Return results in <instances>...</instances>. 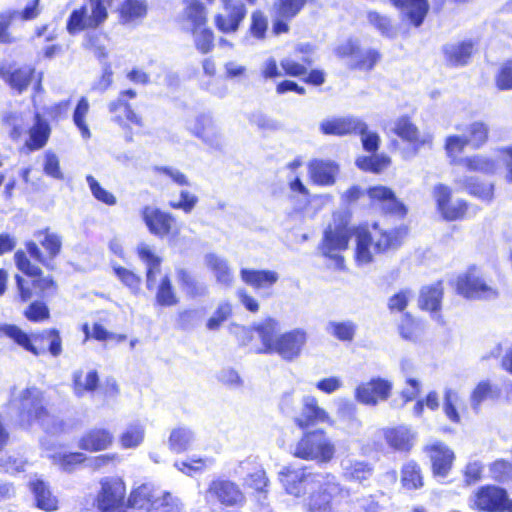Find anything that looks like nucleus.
<instances>
[{
	"mask_svg": "<svg viewBox=\"0 0 512 512\" xmlns=\"http://www.w3.org/2000/svg\"><path fill=\"white\" fill-rule=\"evenodd\" d=\"M301 403V410L294 417V422L299 428L307 429L318 424H333L329 413L318 405V401L314 396H304Z\"/></svg>",
	"mask_w": 512,
	"mask_h": 512,
	"instance_id": "f8f14e48",
	"label": "nucleus"
},
{
	"mask_svg": "<svg viewBox=\"0 0 512 512\" xmlns=\"http://www.w3.org/2000/svg\"><path fill=\"white\" fill-rule=\"evenodd\" d=\"M191 133L200 138L208 146L219 149L222 146L220 128L210 114L202 113L196 116L193 123L188 126Z\"/></svg>",
	"mask_w": 512,
	"mask_h": 512,
	"instance_id": "4468645a",
	"label": "nucleus"
},
{
	"mask_svg": "<svg viewBox=\"0 0 512 512\" xmlns=\"http://www.w3.org/2000/svg\"><path fill=\"white\" fill-rule=\"evenodd\" d=\"M176 273L180 286L189 297L196 298L208 295L209 290L207 285L197 281L186 269L179 268Z\"/></svg>",
	"mask_w": 512,
	"mask_h": 512,
	"instance_id": "72a5a7b5",
	"label": "nucleus"
},
{
	"mask_svg": "<svg viewBox=\"0 0 512 512\" xmlns=\"http://www.w3.org/2000/svg\"><path fill=\"white\" fill-rule=\"evenodd\" d=\"M368 194L372 200L380 203L382 210L386 213L399 217H403L406 214V207L396 198L391 189L384 186H376L370 188Z\"/></svg>",
	"mask_w": 512,
	"mask_h": 512,
	"instance_id": "b1692460",
	"label": "nucleus"
},
{
	"mask_svg": "<svg viewBox=\"0 0 512 512\" xmlns=\"http://www.w3.org/2000/svg\"><path fill=\"white\" fill-rule=\"evenodd\" d=\"M338 495L342 497L347 496L348 490L342 487V491L340 493H330L326 489V485H323L317 493L313 492L311 494L308 503V512H332L330 504L331 499Z\"/></svg>",
	"mask_w": 512,
	"mask_h": 512,
	"instance_id": "c9c22d12",
	"label": "nucleus"
},
{
	"mask_svg": "<svg viewBox=\"0 0 512 512\" xmlns=\"http://www.w3.org/2000/svg\"><path fill=\"white\" fill-rule=\"evenodd\" d=\"M341 475L348 482L363 484L373 475L374 468L371 463L365 460L347 456L340 462Z\"/></svg>",
	"mask_w": 512,
	"mask_h": 512,
	"instance_id": "a211bd4d",
	"label": "nucleus"
},
{
	"mask_svg": "<svg viewBox=\"0 0 512 512\" xmlns=\"http://www.w3.org/2000/svg\"><path fill=\"white\" fill-rule=\"evenodd\" d=\"M352 231L347 221L340 215H334L333 221L326 227L319 249L321 253L335 261L338 268H343L344 258L340 252L348 248Z\"/></svg>",
	"mask_w": 512,
	"mask_h": 512,
	"instance_id": "39448f33",
	"label": "nucleus"
},
{
	"mask_svg": "<svg viewBox=\"0 0 512 512\" xmlns=\"http://www.w3.org/2000/svg\"><path fill=\"white\" fill-rule=\"evenodd\" d=\"M400 481L402 487L407 491L421 489L424 486V478L418 463L413 460L404 463L401 468Z\"/></svg>",
	"mask_w": 512,
	"mask_h": 512,
	"instance_id": "2f4dec72",
	"label": "nucleus"
},
{
	"mask_svg": "<svg viewBox=\"0 0 512 512\" xmlns=\"http://www.w3.org/2000/svg\"><path fill=\"white\" fill-rule=\"evenodd\" d=\"M194 441L193 432L186 427H178L171 431L169 436V447L173 452L181 453L186 451Z\"/></svg>",
	"mask_w": 512,
	"mask_h": 512,
	"instance_id": "c03bdc74",
	"label": "nucleus"
},
{
	"mask_svg": "<svg viewBox=\"0 0 512 512\" xmlns=\"http://www.w3.org/2000/svg\"><path fill=\"white\" fill-rule=\"evenodd\" d=\"M98 383L99 377L95 370L89 371L85 376L82 371H76L73 375V388L77 397H83L85 393L94 392Z\"/></svg>",
	"mask_w": 512,
	"mask_h": 512,
	"instance_id": "a19ab883",
	"label": "nucleus"
},
{
	"mask_svg": "<svg viewBox=\"0 0 512 512\" xmlns=\"http://www.w3.org/2000/svg\"><path fill=\"white\" fill-rule=\"evenodd\" d=\"M353 512H382V507L372 494L362 495L351 501Z\"/></svg>",
	"mask_w": 512,
	"mask_h": 512,
	"instance_id": "0e129e2a",
	"label": "nucleus"
},
{
	"mask_svg": "<svg viewBox=\"0 0 512 512\" xmlns=\"http://www.w3.org/2000/svg\"><path fill=\"white\" fill-rule=\"evenodd\" d=\"M24 315L31 322H42L50 317V311L44 302L34 301L27 307Z\"/></svg>",
	"mask_w": 512,
	"mask_h": 512,
	"instance_id": "338daca9",
	"label": "nucleus"
},
{
	"mask_svg": "<svg viewBox=\"0 0 512 512\" xmlns=\"http://www.w3.org/2000/svg\"><path fill=\"white\" fill-rule=\"evenodd\" d=\"M108 109L112 115V121L119 126L125 128L128 126V123L142 126V118L134 112L125 99H116L110 102Z\"/></svg>",
	"mask_w": 512,
	"mask_h": 512,
	"instance_id": "a878e982",
	"label": "nucleus"
},
{
	"mask_svg": "<svg viewBox=\"0 0 512 512\" xmlns=\"http://www.w3.org/2000/svg\"><path fill=\"white\" fill-rule=\"evenodd\" d=\"M212 458L189 457L186 461H176L174 467L185 475L193 476L195 473L203 471L205 467L213 465Z\"/></svg>",
	"mask_w": 512,
	"mask_h": 512,
	"instance_id": "09e8293b",
	"label": "nucleus"
},
{
	"mask_svg": "<svg viewBox=\"0 0 512 512\" xmlns=\"http://www.w3.org/2000/svg\"><path fill=\"white\" fill-rule=\"evenodd\" d=\"M113 442V434L104 428H94L86 432L79 440V447L86 451L106 450Z\"/></svg>",
	"mask_w": 512,
	"mask_h": 512,
	"instance_id": "393cba45",
	"label": "nucleus"
},
{
	"mask_svg": "<svg viewBox=\"0 0 512 512\" xmlns=\"http://www.w3.org/2000/svg\"><path fill=\"white\" fill-rule=\"evenodd\" d=\"M306 3V0H278L274 4L276 17L291 20L302 10Z\"/></svg>",
	"mask_w": 512,
	"mask_h": 512,
	"instance_id": "3c124183",
	"label": "nucleus"
},
{
	"mask_svg": "<svg viewBox=\"0 0 512 512\" xmlns=\"http://www.w3.org/2000/svg\"><path fill=\"white\" fill-rule=\"evenodd\" d=\"M456 182L470 194L483 200H491L493 197V185L491 183L479 182L475 177H460Z\"/></svg>",
	"mask_w": 512,
	"mask_h": 512,
	"instance_id": "79ce46f5",
	"label": "nucleus"
},
{
	"mask_svg": "<svg viewBox=\"0 0 512 512\" xmlns=\"http://www.w3.org/2000/svg\"><path fill=\"white\" fill-rule=\"evenodd\" d=\"M392 3L400 8L403 13L409 18L411 23L418 27L420 26L429 10L427 0H391Z\"/></svg>",
	"mask_w": 512,
	"mask_h": 512,
	"instance_id": "7c9ffc66",
	"label": "nucleus"
},
{
	"mask_svg": "<svg viewBox=\"0 0 512 512\" xmlns=\"http://www.w3.org/2000/svg\"><path fill=\"white\" fill-rule=\"evenodd\" d=\"M89 109V101L83 96L79 99L72 116L74 125L80 131L82 138L86 140L91 137L90 129L85 121Z\"/></svg>",
	"mask_w": 512,
	"mask_h": 512,
	"instance_id": "a18cd8bd",
	"label": "nucleus"
},
{
	"mask_svg": "<svg viewBox=\"0 0 512 512\" xmlns=\"http://www.w3.org/2000/svg\"><path fill=\"white\" fill-rule=\"evenodd\" d=\"M496 86L500 90H512V62L504 63L495 76Z\"/></svg>",
	"mask_w": 512,
	"mask_h": 512,
	"instance_id": "774afa93",
	"label": "nucleus"
},
{
	"mask_svg": "<svg viewBox=\"0 0 512 512\" xmlns=\"http://www.w3.org/2000/svg\"><path fill=\"white\" fill-rule=\"evenodd\" d=\"M390 163L389 157L385 155H372V156H363L359 157L356 160V165L359 169L364 171H370L374 173H378L384 168H386Z\"/></svg>",
	"mask_w": 512,
	"mask_h": 512,
	"instance_id": "6e6d98bb",
	"label": "nucleus"
},
{
	"mask_svg": "<svg viewBox=\"0 0 512 512\" xmlns=\"http://www.w3.org/2000/svg\"><path fill=\"white\" fill-rule=\"evenodd\" d=\"M144 426L139 422L130 424L120 436V443L124 448H136L144 440Z\"/></svg>",
	"mask_w": 512,
	"mask_h": 512,
	"instance_id": "de8ad7c7",
	"label": "nucleus"
},
{
	"mask_svg": "<svg viewBox=\"0 0 512 512\" xmlns=\"http://www.w3.org/2000/svg\"><path fill=\"white\" fill-rule=\"evenodd\" d=\"M261 340L262 348L259 353L277 354L285 361H293L300 357L308 340L307 331L303 328H295L276 336L280 329L277 319L267 317L261 322L252 325Z\"/></svg>",
	"mask_w": 512,
	"mask_h": 512,
	"instance_id": "f257e3e1",
	"label": "nucleus"
},
{
	"mask_svg": "<svg viewBox=\"0 0 512 512\" xmlns=\"http://www.w3.org/2000/svg\"><path fill=\"white\" fill-rule=\"evenodd\" d=\"M34 237L44 248L47 256L42 253L37 243L34 241H28L26 243L27 252L34 260L49 269H53L54 266L52 261L60 254L62 249V237L59 234L50 231L49 228L36 231L34 233Z\"/></svg>",
	"mask_w": 512,
	"mask_h": 512,
	"instance_id": "9d476101",
	"label": "nucleus"
},
{
	"mask_svg": "<svg viewBox=\"0 0 512 512\" xmlns=\"http://www.w3.org/2000/svg\"><path fill=\"white\" fill-rule=\"evenodd\" d=\"M156 302L164 307L174 306L178 303L177 296L168 275H165L160 281L156 293Z\"/></svg>",
	"mask_w": 512,
	"mask_h": 512,
	"instance_id": "8fccbe9b",
	"label": "nucleus"
},
{
	"mask_svg": "<svg viewBox=\"0 0 512 512\" xmlns=\"http://www.w3.org/2000/svg\"><path fill=\"white\" fill-rule=\"evenodd\" d=\"M377 230V225L373 226ZM356 236V253L355 259L359 266L368 265L373 261V255L382 253L390 248L400 245L402 231L394 229L391 231L378 232L372 234L365 227H358L355 230Z\"/></svg>",
	"mask_w": 512,
	"mask_h": 512,
	"instance_id": "7ed1b4c3",
	"label": "nucleus"
},
{
	"mask_svg": "<svg viewBox=\"0 0 512 512\" xmlns=\"http://www.w3.org/2000/svg\"><path fill=\"white\" fill-rule=\"evenodd\" d=\"M456 289L458 294L472 300H494L499 296L498 290L486 283L481 270L476 266H471L458 276Z\"/></svg>",
	"mask_w": 512,
	"mask_h": 512,
	"instance_id": "1a4fd4ad",
	"label": "nucleus"
},
{
	"mask_svg": "<svg viewBox=\"0 0 512 512\" xmlns=\"http://www.w3.org/2000/svg\"><path fill=\"white\" fill-rule=\"evenodd\" d=\"M393 130L402 140L411 143L415 150L424 146L430 147L432 144V135L429 133L421 134L416 125L406 116H402L395 121Z\"/></svg>",
	"mask_w": 512,
	"mask_h": 512,
	"instance_id": "f3484780",
	"label": "nucleus"
},
{
	"mask_svg": "<svg viewBox=\"0 0 512 512\" xmlns=\"http://www.w3.org/2000/svg\"><path fill=\"white\" fill-rule=\"evenodd\" d=\"M232 315V305L229 301H221L213 315L207 320L206 328L209 331H217L221 325Z\"/></svg>",
	"mask_w": 512,
	"mask_h": 512,
	"instance_id": "864d4df0",
	"label": "nucleus"
},
{
	"mask_svg": "<svg viewBox=\"0 0 512 512\" xmlns=\"http://www.w3.org/2000/svg\"><path fill=\"white\" fill-rule=\"evenodd\" d=\"M86 181L95 199L109 206L117 203L116 197L104 189L92 175H87Z\"/></svg>",
	"mask_w": 512,
	"mask_h": 512,
	"instance_id": "e2e57ef3",
	"label": "nucleus"
},
{
	"mask_svg": "<svg viewBox=\"0 0 512 512\" xmlns=\"http://www.w3.org/2000/svg\"><path fill=\"white\" fill-rule=\"evenodd\" d=\"M205 263L213 271L219 284L227 287L232 284L233 274L226 259L210 253L205 256Z\"/></svg>",
	"mask_w": 512,
	"mask_h": 512,
	"instance_id": "f704fd0d",
	"label": "nucleus"
},
{
	"mask_svg": "<svg viewBox=\"0 0 512 512\" xmlns=\"http://www.w3.org/2000/svg\"><path fill=\"white\" fill-rule=\"evenodd\" d=\"M37 337L48 343V351L53 357L62 353V339L57 329L43 330Z\"/></svg>",
	"mask_w": 512,
	"mask_h": 512,
	"instance_id": "69168bd1",
	"label": "nucleus"
},
{
	"mask_svg": "<svg viewBox=\"0 0 512 512\" xmlns=\"http://www.w3.org/2000/svg\"><path fill=\"white\" fill-rule=\"evenodd\" d=\"M127 506L139 512H181L180 500L170 492H160L151 484H142L133 489L127 499Z\"/></svg>",
	"mask_w": 512,
	"mask_h": 512,
	"instance_id": "20e7f679",
	"label": "nucleus"
},
{
	"mask_svg": "<svg viewBox=\"0 0 512 512\" xmlns=\"http://www.w3.org/2000/svg\"><path fill=\"white\" fill-rule=\"evenodd\" d=\"M146 12L145 0H125L121 8V15L126 21L142 18Z\"/></svg>",
	"mask_w": 512,
	"mask_h": 512,
	"instance_id": "13d9d810",
	"label": "nucleus"
},
{
	"mask_svg": "<svg viewBox=\"0 0 512 512\" xmlns=\"http://www.w3.org/2000/svg\"><path fill=\"white\" fill-rule=\"evenodd\" d=\"M359 55L361 56H356L354 62L350 64L351 69L370 71L380 59V53L375 49L362 50L360 48Z\"/></svg>",
	"mask_w": 512,
	"mask_h": 512,
	"instance_id": "5fc2aeb1",
	"label": "nucleus"
},
{
	"mask_svg": "<svg viewBox=\"0 0 512 512\" xmlns=\"http://www.w3.org/2000/svg\"><path fill=\"white\" fill-rule=\"evenodd\" d=\"M194 42L197 50L202 54L209 53L214 47V34L209 28L193 29Z\"/></svg>",
	"mask_w": 512,
	"mask_h": 512,
	"instance_id": "bf43d9fd",
	"label": "nucleus"
},
{
	"mask_svg": "<svg viewBox=\"0 0 512 512\" xmlns=\"http://www.w3.org/2000/svg\"><path fill=\"white\" fill-rule=\"evenodd\" d=\"M445 60L451 66H464L468 63L472 52L473 42L462 41L458 43L446 44L443 47Z\"/></svg>",
	"mask_w": 512,
	"mask_h": 512,
	"instance_id": "c756f323",
	"label": "nucleus"
},
{
	"mask_svg": "<svg viewBox=\"0 0 512 512\" xmlns=\"http://www.w3.org/2000/svg\"><path fill=\"white\" fill-rule=\"evenodd\" d=\"M18 409L21 421L31 423L38 421L47 431L54 432V418L49 415L44 402L43 393L36 387H29L23 390L18 398Z\"/></svg>",
	"mask_w": 512,
	"mask_h": 512,
	"instance_id": "423d86ee",
	"label": "nucleus"
},
{
	"mask_svg": "<svg viewBox=\"0 0 512 512\" xmlns=\"http://www.w3.org/2000/svg\"><path fill=\"white\" fill-rule=\"evenodd\" d=\"M357 329V324L352 320L330 321L326 326V332L342 342H352Z\"/></svg>",
	"mask_w": 512,
	"mask_h": 512,
	"instance_id": "4c0bfd02",
	"label": "nucleus"
},
{
	"mask_svg": "<svg viewBox=\"0 0 512 512\" xmlns=\"http://www.w3.org/2000/svg\"><path fill=\"white\" fill-rule=\"evenodd\" d=\"M246 13L245 5L242 2L224 0V12L215 16V26L222 33H235Z\"/></svg>",
	"mask_w": 512,
	"mask_h": 512,
	"instance_id": "dca6fc26",
	"label": "nucleus"
},
{
	"mask_svg": "<svg viewBox=\"0 0 512 512\" xmlns=\"http://www.w3.org/2000/svg\"><path fill=\"white\" fill-rule=\"evenodd\" d=\"M30 488L34 495L36 506L44 511H52L57 508V499L51 494L44 481L36 479L30 482Z\"/></svg>",
	"mask_w": 512,
	"mask_h": 512,
	"instance_id": "e433bc0d",
	"label": "nucleus"
},
{
	"mask_svg": "<svg viewBox=\"0 0 512 512\" xmlns=\"http://www.w3.org/2000/svg\"><path fill=\"white\" fill-rule=\"evenodd\" d=\"M141 217L149 232L159 238L167 236L175 222L172 214L150 205L142 208Z\"/></svg>",
	"mask_w": 512,
	"mask_h": 512,
	"instance_id": "2eb2a0df",
	"label": "nucleus"
},
{
	"mask_svg": "<svg viewBox=\"0 0 512 512\" xmlns=\"http://www.w3.org/2000/svg\"><path fill=\"white\" fill-rule=\"evenodd\" d=\"M392 383L384 378L375 377L367 382H362L355 388V399L367 406H376L379 402L386 401L392 391Z\"/></svg>",
	"mask_w": 512,
	"mask_h": 512,
	"instance_id": "9b49d317",
	"label": "nucleus"
},
{
	"mask_svg": "<svg viewBox=\"0 0 512 512\" xmlns=\"http://www.w3.org/2000/svg\"><path fill=\"white\" fill-rule=\"evenodd\" d=\"M278 478L285 491L295 497H301L307 492L326 485V489L330 493H340L342 491L341 484L332 474H314L307 470L306 467L284 466L278 472Z\"/></svg>",
	"mask_w": 512,
	"mask_h": 512,
	"instance_id": "f03ea898",
	"label": "nucleus"
},
{
	"mask_svg": "<svg viewBox=\"0 0 512 512\" xmlns=\"http://www.w3.org/2000/svg\"><path fill=\"white\" fill-rule=\"evenodd\" d=\"M366 123L354 116L334 118L325 120L320 124V130L326 135L342 136L350 133L357 134L358 131H364Z\"/></svg>",
	"mask_w": 512,
	"mask_h": 512,
	"instance_id": "412c9836",
	"label": "nucleus"
},
{
	"mask_svg": "<svg viewBox=\"0 0 512 512\" xmlns=\"http://www.w3.org/2000/svg\"><path fill=\"white\" fill-rule=\"evenodd\" d=\"M240 277L245 284L258 290L271 288L279 280V274L275 271L248 268L240 270Z\"/></svg>",
	"mask_w": 512,
	"mask_h": 512,
	"instance_id": "bb28decb",
	"label": "nucleus"
},
{
	"mask_svg": "<svg viewBox=\"0 0 512 512\" xmlns=\"http://www.w3.org/2000/svg\"><path fill=\"white\" fill-rule=\"evenodd\" d=\"M459 163L470 171L485 174H493L497 170V163L494 160L480 155L461 159Z\"/></svg>",
	"mask_w": 512,
	"mask_h": 512,
	"instance_id": "49530a36",
	"label": "nucleus"
},
{
	"mask_svg": "<svg viewBox=\"0 0 512 512\" xmlns=\"http://www.w3.org/2000/svg\"><path fill=\"white\" fill-rule=\"evenodd\" d=\"M35 70L32 67L24 66L13 70L0 69L1 78L18 93L25 91L30 85Z\"/></svg>",
	"mask_w": 512,
	"mask_h": 512,
	"instance_id": "cd10ccee",
	"label": "nucleus"
},
{
	"mask_svg": "<svg viewBox=\"0 0 512 512\" xmlns=\"http://www.w3.org/2000/svg\"><path fill=\"white\" fill-rule=\"evenodd\" d=\"M475 506L483 511L499 512L509 510L512 512V502L507 498L504 489L497 486H483L475 494Z\"/></svg>",
	"mask_w": 512,
	"mask_h": 512,
	"instance_id": "ddd939ff",
	"label": "nucleus"
},
{
	"mask_svg": "<svg viewBox=\"0 0 512 512\" xmlns=\"http://www.w3.org/2000/svg\"><path fill=\"white\" fill-rule=\"evenodd\" d=\"M426 449L430 454L434 475L443 478L446 477L451 470L455 458L453 451L441 442H436Z\"/></svg>",
	"mask_w": 512,
	"mask_h": 512,
	"instance_id": "5701e85b",
	"label": "nucleus"
},
{
	"mask_svg": "<svg viewBox=\"0 0 512 512\" xmlns=\"http://www.w3.org/2000/svg\"><path fill=\"white\" fill-rule=\"evenodd\" d=\"M335 452V445L327 434L323 430H314L305 433L298 441L294 456L317 463H328L333 459Z\"/></svg>",
	"mask_w": 512,
	"mask_h": 512,
	"instance_id": "0eeeda50",
	"label": "nucleus"
},
{
	"mask_svg": "<svg viewBox=\"0 0 512 512\" xmlns=\"http://www.w3.org/2000/svg\"><path fill=\"white\" fill-rule=\"evenodd\" d=\"M126 486L120 477L109 476L100 480V490L92 497V506L101 512H127Z\"/></svg>",
	"mask_w": 512,
	"mask_h": 512,
	"instance_id": "6e6552de",
	"label": "nucleus"
},
{
	"mask_svg": "<svg viewBox=\"0 0 512 512\" xmlns=\"http://www.w3.org/2000/svg\"><path fill=\"white\" fill-rule=\"evenodd\" d=\"M268 478L266 477V473L263 469H257L254 472L250 473L245 479L244 484L255 490L257 494V501L261 506H264L265 500L267 498V490L268 486Z\"/></svg>",
	"mask_w": 512,
	"mask_h": 512,
	"instance_id": "37998d69",
	"label": "nucleus"
},
{
	"mask_svg": "<svg viewBox=\"0 0 512 512\" xmlns=\"http://www.w3.org/2000/svg\"><path fill=\"white\" fill-rule=\"evenodd\" d=\"M106 18L107 16L98 18L95 10H91V14H89L88 6L83 5L71 12L66 28L69 34L74 35L85 29L98 27Z\"/></svg>",
	"mask_w": 512,
	"mask_h": 512,
	"instance_id": "6ab92c4d",
	"label": "nucleus"
},
{
	"mask_svg": "<svg viewBox=\"0 0 512 512\" xmlns=\"http://www.w3.org/2000/svg\"><path fill=\"white\" fill-rule=\"evenodd\" d=\"M443 289L440 283L423 287L420 292L419 306L421 309L437 312L440 309Z\"/></svg>",
	"mask_w": 512,
	"mask_h": 512,
	"instance_id": "58836bf2",
	"label": "nucleus"
},
{
	"mask_svg": "<svg viewBox=\"0 0 512 512\" xmlns=\"http://www.w3.org/2000/svg\"><path fill=\"white\" fill-rule=\"evenodd\" d=\"M212 497H215L221 504L234 506L244 501V495L239 487L232 481L218 479L214 480L208 490Z\"/></svg>",
	"mask_w": 512,
	"mask_h": 512,
	"instance_id": "aec40b11",
	"label": "nucleus"
},
{
	"mask_svg": "<svg viewBox=\"0 0 512 512\" xmlns=\"http://www.w3.org/2000/svg\"><path fill=\"white\" fill-rule=\"evenodd\" d=\"M185 15L192 23L193 29L200 28L206 24V10L199 0H187Z\"/></svg>",
	"mask_w": 512,
	"mask_h": 512,
	"instance_id": "603ef678",
	"label": "nucleus"
},
{
	"mask_svg": "<svg viewBox=\"0 0 512 512\" xmlns=\"http://www.w3.org/2000/svg\"><path fill=\"white\" fill-rule=\"evenodd\" d=\"M50 126L47 120L42 118L39 114L35 115V122L30 129L29 147L31 149H40L48 141L50 136Z\"/></svg>",
	"mask_w": 512,
	"mask_h": 512,
	"instance_id": "ea45409f",
	"label": "nucleus"
},
{
	"mask_svg": "<svg viewBox=\"0 0 512 512\" xmlns=\"http://www.w3.org/2000/svg\"><path fill=\"white\" fill-rule=\"evenodd\" d=\"M488 127L483 122H473L468 129L467 142L473 148L481 147L488 139Z\"/></svg>",
	"mask_w": 512,
	"mask_h": 512,
	"instance_id": "052dcab7",
	"label": "nucleus"
},
{
	"mask_svg": "<svg viewBox=\"0 0 512 512\" xmlns=\"http://www.w3.org/2000/svg\"><path fill=\"white\" fill-rule=\"evenodd\" d=\"M139 258L146 265L147 274H158L160 272L161 258L156 256L146 244H141L137 248Z\"/></svg>",
	"mask_w": 512,
	"mask_h": 512,
	"instance_id": "680f3d73",
	"label": "nucleus"
},
{
	"mask_svg": "<svg viewBox=\"0 0 512 512\" xmlns=\"http://www.w3.org/2000/svg\"><path fill=\"white\" fill-rule=\"evenodd\" d=\"M85 459L86 456L81 452L59 453L53 456L54 464L58 465L65 472H72Z\"/></svg>",
	"mask_w": 512,
	"mask_h": 512,
	"instance_id": "4d7b16f0",
	"label": "nucleus"
},
{
	"mask_svg": "<svg viewBox=\"0 0 512 512\" xmlns=\"http://www.w3.org/2000/svg\"><path fill=\"white\" fill-rule=\"evenodd\" d=\"M386 443L396 451H409L413 446L414 434L407 426H398L384 431Z\"/></svg>",
	"mask_w": 512,
	"mask_h": 512,
	"instance_id": "c85d7f7f",
	"label": "nucleus"
},
{
	"mask_svg": "<svg viewBox=\"0 0 512 512\" xmlns=\"http://www.w3.org/2000/svg\"><path fill=\"white\" fill-rule=\"evenodd\" d=\"M338 172L339 166L331 160L313 159L308 164V173L311 180L320 186L333 185Z\"/></svg>",
	"mask_w": 512,
	"mask_h": 512,
	"instance_id": "4be33fe9",
	"label": "nucleus"
},
{
	"mask_svg": "<svg viewBox=\"0 0 512 512\" xmlns=\"http://www.w3.org/2000/svg\"><path fill=\"white\" fill-rule=\"evenodd\" d=\"M0 336H6L12 339L19 346L36 356L44 353V350H40L34 346L29 335L16 325L0 324Z\"/></svg>",
	"mask_w": 512,
	"mask_h": 512,
	"instance_id": "473e14b6",
	"label": "nucleus"
}]
</instances>
